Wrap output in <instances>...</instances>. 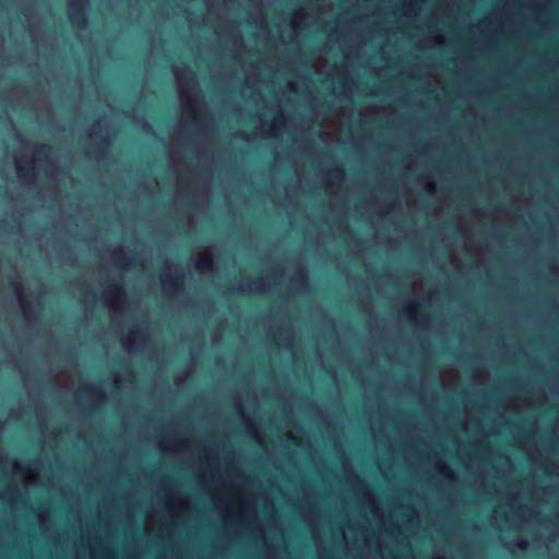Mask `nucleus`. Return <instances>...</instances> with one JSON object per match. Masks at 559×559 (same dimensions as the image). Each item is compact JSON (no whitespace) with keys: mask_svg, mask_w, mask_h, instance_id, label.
<instances>
[{"mask_svg":"<svg viewBox=\"0 0 559 559\" xmlns=\"http://www.w3.org/2000/svg\"><path fill=\"white\" fill-rule=\"evenodd\" d=\"M393 559H395V558H393Z\"/></svg>","mask_w":559,"mask_h":559,"instance_id":"4c0bfd02","label":"nucleus"},{"mask_svg":"<svg viewBox=\"0 0 559 559\" xmlns=\"http://www.w3.org/2000/svg\"><path fill=\"white\" fill-rule=\"evenodd\" d=\"M86 4L87 0H68V16L73 25L82 27L86 24Z\"/></svg>","mask_w":559,"mask_h":559,"instance_id":"2eb2a0df","label":"nucleus"},{"mask_svg":"<svg viewBox=\"0 0 559 559\" xmlns=\"http://www.w3.org/2000/svg\"><path fill=\"white\" fill-rule=\"evenodd\" d=\"M183 281V271L182 269L169 261L165 262L164 269L160 273V283L162 288L165 294L171 295L175 294L178 288L181 286Z\"/></svg>","mask_w":559,"mask_h":559,"instance_id":"0eeeda50","label":"nucleus"},{"mask_svg":"<svg viewBox=\"0 0 559 559\" xmlns=\"http://www.w3.org/2000/svg\"><path fill=\"white\" fill-rule=\"evenodd\" d=\"M55 154L49 145H38L31 155L20 154L14 157L17 177L24 185L33 183L36 170L41 168L50 176H55Z\"/></svg>","mask_w":559,"mask_h":559,"instance_id":"7ed1b4c3","label":"nucleus"},{"mask_svg":"<svg viewBox=\"0 0 559 559\" xmlns=\"http://www.w3.org/2000/svg\"><path fill=\"white\" fill-rule=\"evenodd\" d=\"M111 259L115 264L121 269H128L131 266L133 259L127 253L124 248L119 247L112 250Z\"/></svg>","mask_w":559,"mask_h":559,"instance_id":"6ab92c4d","label":"nucleus"},{"mask_svg":"<svg viewBox=\"0 0 559 559\" xmlns=\"http://www.w3.org/2000/svg\"><path fill=\"white\" fill-rule=\"evenodd\" d=\"M295 281L300 283V285H305L306 284L307 276H306V272H305L304 269H298L297 270Z\"/></svg>","mask_w":559,"mask_h":559,"instance_id":"bb28decb","label":"nucleus"},{"mask_svg":"<svg viewBox=\"0 0 559 559\" xmlns=\"http://www.w3.org/2000/svg\"><path fill=\"white\" fill-rule=\"evenodd\" d=\"M507 506L509 508L510 518H512L513 522L523 523L527 521L526 518V508L519 507L516 502V498L512 495L508 498Z\"/></svg>","mask_w":559,"mask_h":559,"instance_id":"dca6fc26","label":"nucleus"},{"mask_svg":"<svg viewBox=\"0 0 559 559\" xmlns=\"http://www.w3.org/2000/svg\"><path fill=\"white\" fill-rule=\"evenodd\" d=\"M344 180V173L341 169H331L326 174V183L331 187H338Z\"/></svg>","mask_w":559,"mask_h":559,"instance_id":"393cba45","label":"nucleus"},{"mask_svg":"<svg viewBox=\"0 0 559 559\" xmlns=\"http://www.w3.org/2000/svg\"><path fill=\"white\" fill-rule=\"evenodd\" d=\"M284 121V114L280 105H275L273 109L272 120L270 123H265L264 114L260 116V131L270 138H277L281 133L282 122Z\"/></svg>","mask_w":559,"mask_h":559,"instance_id":"ddd939ff","label":"nucleus"},{"mask_svg":"<svg viewBox=\"0 0 559 559\" xmlns=\"http://www.w3.org/2000/svg\"><path fill=\"white\" fill-rule=\"evenodd\" d=\"M164 502L169 515L175 520L186 514L190 506L188 497L170 487L164 489Z\"/></svg>","mask_w":559,"mask_h":559,"instance_id":"423d86ee","label":"nucleus"},{"mask_svg":"<svg viewBox=\"0 0 559 559\" xmlns=\"http://www.w3.org/2000/svg\"><path fill=\"white\" fill-rule=\"evenodd\" d=\"M528 543L527 540L525 539H520L519 543H518V546L521 548V549H525L527 547Z\"/></svg>","mask_w":559,"mask_h":559,"instance_id":"2f4dec72","label":"nucleus"},{"mask_svg":"<svg viewBox=\"0 0 559 559\" xmlns=\"http://www.w3.org/2000/svg\"><path fill=\"white\" fill-rule=\"evenodd\" d=\"M251 433H252V438H253L255 441H258L259 443H262V441H261V439H260V435H259V432H258L254 428H252V429H251Z\"/></svg>","mask_w":559,"mask_h":559,"instance_id":"7c9ffc66","label":"nucleus"},{"mask_svg":"<svg viewBox=\"0 0 559 559\" xmlns=\"http://www.w3.org/2000/svg\"><path fill=\"white\" fill-rule=\"evenodd\" d=\"M13 290L17 297L24 318L29 322L33 321L35 319L36 311L40 306L39 296L26 294L21 282L13 283Z\"/></svg>","mask_w":559,"mask_h":559,"instance_id":"6e6552de","label":"nucleus"},{"mask_svg":"<svg viewBox=\"0 0 559 559\" xmlns=\"http://www.w3.org/2000/svg\"><path fill=\"white\" fill-rule=\"evenodd\" d=\"M185 447V443L183 442H176L171 445V450L173 451H180L181 449H183Z\"/></svg>","mask_w":559,"mask_h":559,"instance_id":"c756f323","label":"nucleus"},{"mask_svg":"<svg viewBox=\"0 0 559 559\" xmlns=\"http://www.w3.org/2000/svg\"><path fill=\"white\" fill-rule=\"evenodd\" d=\"M356 488L359 496V503L364 512L369 513L373 519L384 528H386V522L383 510L378 504L373 493L369 487L359 478H356Z\"/></svg>","mask_w":559,"mask_h":559,"instance_id":"39448f33","label":"nucleus"},{"mask_svg":"<svg viewBox=\"0 0 559 559\" xmlns=\"http://www.w3.org/2000/svg\"><path fill=\"white\" fill-rule=\"evenodd\" d=\"M287 87L290 92H295L296 91V83L295 82H288L287 84Z\"/></svg>","mask_w":559,"mask_h":559,"instance_id":"473e14b6","label":"nucleus"},{"mask_svg":"<svg viewBox=\"0 0 559 559\" xmlns=\"http://www.w3.org/2000/svg\"><path fill=\"white\" fill-rule=\"evenodd\" d=\"M415 519H417V514H416V512H415L414 510H412V511H411L409 520H411V521H413V520H415Z\"/></svg>","mask_w":559,"mask_h":559,"instance_id":"c9c22d12","label":"nucleus"},{"mask_svg":"<svg viewBox=\"0 0 559 559\" xmlns=\"http://www.w3.org/2000/svg\"><path fill=\"white\" fill-rule=\"evenodd\" d=\"M425 0H403L402 13L407 17H414L418 14Z\"/></svg>","mask_w":559,"mask_h":559,"instance_id":"412c9836","label":"nucleus"},{"mask_svg":"<svg viewBox=\"0 0 559 559\" xmlns=\"http://www.w3.org/2000/svg\"><path fill=\"white\" fill-rule=\"evenodd\" d=\"M418 312L412 307L408 310V318L411 321L415 322L417 320Z\"/></svg>","mask_w":559,"mask_h":559,"instance_id":"cd10ccee","label":"nucleus"},{"mask_svg":"<svg viewBox=\"0 0 559 559\" xmlns=\"http://www.w3.org/2000/svg\"><path fill=\"white\" fill-rule=\"evenodd\" d=\"M425 188L427 191L433 192L436 190V183L431 180L427 181Z\"/></svg>","mask_w":559,"mask_h":559,"instance_id":"c85d7f7f","label":"nucleus"},{"mask_svg":"<svg viewBox=\"0 0 559 559\" xmlns=\"http://www.w3.org/2000/svg\"><path fill=\"white\" fill-rule=\"evenodd\" d=\"M195 269L200 273L209 272L213 269V259L211 253L207 250L201 251L198 253L195 260Z\"/></svg>","mask_w":559,"mask_h":559,"instance_id":"aec40b11","label":"nucleus"},{"mask_svg":"<svg viewBox=\"0 0 559 559\" xmlns=\"http://www.w3.org/2000/svg\"><path fill=\"white\" fill-rule=\"evenodd\" d=\"M0 498L7 503L13 506L20 498V489L17 487H8L0 491Z\"/></svg>","mask_w":559,"mask_h":559,"instance_id":"b1692460","label":"nucleus"},{"mask_svg":"<svg viewBox=\"0 0 559 559\" xmlns=\"http://www.w3.org/2000/svg\"><path fill=\"white\" fill-rule=\"evenodd\" d=\"M502 512V504H499L496 510H495V514L496 515H499L500 513Z\"/></svg>","mask_w":559,"mask_h":559,"instance_id":"f704fd0d","label":"nucleus"},{"mask_svg":"<svg viewBox=\"0 0 559 559\" xmlns=\"http://www.w3.org/2000/svg\"><path fill=\"white\" fill-rule=\"evenodd\" d=\"M433 559H448L443 554H439L437 552L435 556H433Z\"/></svg>","mask_w":559,"mask_h":559,"instance_id":"72a5a7b5","label":"nucleus"},{"mask_svg":"<svg viewBox=\"0 0 559 559\" xmlns=\"http://www.w3.org/2000/svg\"><path fill=\"white\" fill-rule=\"evenodd\" d=\"M310 526H311L312 537H313V540H314V544H316V547H317V551H318L319 558L320 559H328V557L330 555H329V552L325 549L324 540H323V538L321 536V533H320V530H319L317 523H314L311 520L310 521Z\"/></svg>","mask_w":559,"mask_h":559,"instance_id":"a211bd4d","label":"nucleus"},{"mask_svg":"<svg viewBox=\"0 0 559 559\" xmlns=\"http://www.w3.org/2000/svg\"><path fill=\"white\" fill-rule=\"evenodd\" d=\"M11 473L23 480L25 485H35L39 480L37 462L14 461L11 464Z\"/></svg>","mask_w":559,"mask_h":559,"instance_id":"9d476101","label":"nucleus"},{"mask_svg":"<svg viewBox=\"0 0 559 559\" xmlns=\"http://www.w3.org/2000/svg\"><path fill=\"white\" fill-rule=\"evenodd\" d=\"M307 12L300 8L296 10L290 19V26L295 33L304 29L306 26Z\"/></svg>","mask_w":559,"mask_h":559,"instance_id":"5701e85b","label":"nucleus"},{"mask_svg":"<svg viewBox=\"0 0 559 559\" xmlns=\"http://www.w3.org/2000/svg\"><path fill=\"white\" fill-rule=\"evenodd\" d=\"M209 466L200 471L201 483L207 487L215 509L226 519L235 518L241 525L257 522L258 514L253 502L240 488L227 487L217 466V453L212 450L203 452Z\"/></svg>","mask_w":559,"mask_h":559,"instance_id":"f257e3e1","label":"nucleus"},{"mask_svg":"<svg viewBox=\"0 0 559 559\" xmlns=\"http://www.w3.org/2000/svg\"><path fill=\"white\" fill-rule=\"evenodd\" d=\"M103 299L108 309L112 312L114 319L124 310L126 294L118 285L108 286L103 293Z\"/></svg>","mask_w":559,"mask_h":559,"instance_id":"1a4fd4ad","label":"nucleus"},{"mask_svg":"<svg viewBox=\"0 0 559 559\" xmlns=\"http://www.w3.org/2000/svg\"><path fill=\"white\" fill-rule=\"evenodd\" d=\"M378 550L381 551L380 540H378Z\"/></svg>","mask_w":559,"mask_h":559,"instance_id":"e433bc0d","label":"nucleus"},{"mask_svg":"<svg viewBox=\"0 0 559 559\" xmlns=\"http://www.w3.org/2000/svg\"><path fill=\"white\" fill-rule=\"evenodd\" d=\"M87 136L91 143L100 147H107L111 140L109 121L105 118L97 120L90 128Z\"/></svg>","mask_w":559,"mask_h":559,"instance_id":"9b49d317","label":"nucleus"},{"mask_svg":"<svg viewBox=\"0 0 559 559\" xmlns=\"http://www.w3.org/2000/svg\"><path fill=\"white\" fill-rule=\"evenodd\" d=\"M147 340V333L144 329H132L128 335L122 340V347L128 353H134L141 349Z\"/></svg>","mask_w":559,"mask_h":559,"instance_id":"4468645a","label":"nucleus"},{"mask_svg":"<svg viewBox=\"0 0 559 559\" xmlns=\"http://www.w3.org/2000/svg\"><path fill=\"white\" fill-rule=\"evenodd\" d=\"M341 542L344 543L345 549L348 554L355 557H362L372 547V536L366 523H352L347 522L340 531Z\"/></svg>","mask_w":559,"mask_h":559,"instance_id":"20e7f679","label":"nucleus"},{"mask_svg":"<svg viewBox=\"0 0 559 559\" xmlns=\"http://www.w3.org/2000/svg\"><path fill=\"white\" fill-rule=\"evenodd\" d=\"M438 469L449 480L455 479L454 471L445 462L440 461L438 463Z\"/></svg>","mask_w":559,"mask_h":559,"instance_id":"a878e982","label":"nucleus"},{"mask_svg":"<svg viewBox=\"0 0 559 559\" xmlns=\"http://www.w3.org/2000/svg\"><path fill=\"white\" fill-rule=\"evenodd\" d=\"M284 276V271L282 269H278L276 271V276L273 282H266L263 278H260L258 281H253L249 284L248 290L250 292H263L266 289H271L273 286L277 284V280H281Z\"/></svg>","mask_w":559,"mask_h":559,"instance_id":"f3484780","label":"nucleus"},{"mask_svg":"<svg viewBox=\"0 0 559 559\" xmlns=\"http://www.w3.org/2000/svg\"><path fill=\"white\" fill-rule=\"evenodd\" d=\"M76 396L80 401H86L91 405H98L105 402L106 393L102 383H84L78 390Z\"/></svg>","mask_w":559,"mask_h":559,"instance_id":"f8f14e48","label":"nucleus"},{"mask_svg":"<svg viewBox=\"0 0 559 559\" xmlns=\"http://www.w3.org/2000/svg\"><path fill=\"white\" fill-rule=\"evenodd\" d=\"M425 0H403L402 13L407 17H414L418 14Z\"/></svg>","mask_w":559,"mask_h":559,"instance_id":"4be33fe9","label":"nucleus"},{"mask_svg":"<svg viewBox=\"0 0 559 559\" xmlns=\"http://www.w3.org/2000/svg\"><path fill=\"white\" fill-rule=\"evenodd\" d=\"M173 72L181 107L180 127L182 129L203 130L207 109L201 98L193 71L185 66L174 67Z\"/></svg>","mask_w":559,"mask_h":559,"instance_id":"f03ea898","label":"nucleus"}]
</instances>
